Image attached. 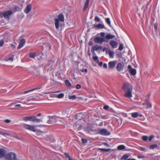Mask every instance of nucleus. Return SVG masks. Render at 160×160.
<instances>
[{"instance_id": "nucleus-21", "label": "nucleus", "mask_w": 160, "mask_h": 160, "mask_svg": "<svg viewBox=\"0 0 160 160\" xmlns=\"http://www.w3.org/2000/svg\"><path fill=\"white\" fill-rule=\"evenodd\" d=\"M89 0H86V2L85 4V5L84 6V7L83 8V10L84 11H85L86 9L88 8V5H89Z\"/></svg>"}, {"instance_id": "nucleus-6", "label": "nucleus", "mask_w": 160, "mask_h": 160, "mask_svg": "<svg viewBox=\"0 0 160 160\" xmlns=\"http://www.w3.org/2000/svg\"><path fill=\"white\" fill-rule=\"evenodd\" d=\"M23 127L25 129L33 132H35L36 130L33 126L28 124H23Z\"/></svg>"}, {"instance_id": "nucleus-61", "label": "nucleus", "mask_w": 160, "mask_h": 160, "mask_svg": "<svg viewBox=\"0 0 160 160\" xmlns=\"http://www.w3.org/2000/svg\"><path fill=\"white\" fill-rule=\"evenodd\" d=\"M99 125H100V126H102V125H103V123H102V122H101L100 123Z\"/></svg>"}, {"instance_id": "nucleus-63", "label": "nucleus", "mask_w": 160, "mask_h": 160, "mask_svg": "<svg viewBox=\"0 0 160 160\" xmlns=\"http://www.w3.org/2000/svg\"><path fill=\"white\" fill-rule=\"evenodd\" d=\"M48 93H49V92H45V93H44V94H48Z\"/></svg>"}, {"instance_id": "nucleus-9", "label": "nucleus", "mask_w": 160, "mask_h": 160, "mask_svg": "<svg viewBox=\"0 0 160 160\" xmlns=\"http://www.w3.org/2000/svg\"><path fill=\"white\" fill-rule=\"evenodd\" d=\"M124 67V64L123 63L119 62L117 64L116 67L117 70L121 72L122 71Z\"/></svg>"}, {"instance_id": "nucleus-22", "label": "nucleus", "mask_w": 160, "mask_h": 160, "mask_svg": "<svg viewBox=\"0 0 160 160\" xmlns=\"http://www.w3.org/2000/svg\"><path fill=\"white\" fill-rule=\"evenodd\" d=\"M132 117L134 118H137L139 116V114L138 112H135L131 113Z\"/></svg>"}, {"instance_id": "nucleus-23", "label": "nucleus", "mask_w": 160, "mask_h": 160, "mask_svg": "<svg viewBox=\"0 0 160 160\" xmlns=\"http://www.w3.org/2000/svg\"><path fill=\"white\" fill-rule=\"evenodd\" d=\"M32 121L33 122H41L42 121L40 119L37 118L36 117H33Z\"/></svg>"}, {"instance_id": "nucleus-18", "label": "nucleus", "mask_w": 160, "mask_h": 160, "mask_svg": "<svg viewBox=\"0 0 160 160\" xmlns=\"http://www.w3.org/2000/svg\"><path fill=\"white\" fill-rule=\"evenodd\" d=\"M6 151L2 149H0V158H2L5 156Z\"/></svg>"}, {"instance_id": "nucleus-32", "label": "nucleus", "mask_w": 160, "mask_h": 160, "mask_svg": "<svg viewBox=\"0 0 160 160\" xmlns=\"http://www.w3.org/2000/svg\"><path fill=\"white\" fill-rule=\"evenodd\" d=\"M99 149L102 151L108 152L111 149L110 148L105 149L103 148H100Z\"/></svg>"}, {"instance_id": "nucleus-53", "label": "nucleus", "mask_w": 160, "mask_h": 160, "mask_svg": "<svg viewBox=\"0 0 160 160\" xmlns=\"http://www.w3.org/2000/svg\"><path fill=\"white\" fill-rule=\"evenodd\" d=\"M103 144L104 145L106 146L107 147H109L110 146L108 144V143L107 142H104L103 143Z\"/></svg>"}, {"instance_id": "nucleus-40", "label": "nucleus", "mask_w": 160, "mask_h": 160, "mask_svg": "<svg viewBox=\"0 0 160 160\" xmlns=\"http://www.w3.org/2000/svg\"><path fill=\"white\" fill-rule=\"evenodd\" d=\"M154 138V136L153 135L150 136L148 138V139L149 141H151Z\"/></svg>"}, {"instance_id": "nucleus-35", "label": "nucleus", "mask_w": 160, "mask_h": 160, "mask_svg": "<svg viewBox=\"0 0 160 160\" xmlns=\"http://www.w3.org/2000/svg\"><path fill=\"white\" fill-rule=\"evenodd\" d=\"M157 147V145L156 144H153L150 146L149 148L150 149H153Z\"/></svg>"}, {"instance_id": "nucleus-16", "label": "nucleus", "mask_w": 160, "mask_h": 160, "mask_svg": "<svg viewBox=\"0 0 160 160\" xmlns=\"http://www.w3.org/2000/svg\"><path fill=\"white\" fill-rule=\"evenodd\" d=\"M56 19H58V20H59L61 22L64 23V16L62 14H59L58 16V18Z\"/></svg>"}, {"instance_id": "nucleus-15", "label": "nucleus", "mask_w": 160, "mask_h": 160, "mask_svg": "<svg viewBox=\"0 0 160 160\" xmlns=\"http://www.w3.org/2000/svg\"><path fill=\"white\" fill-rule=\"evenodd\" d=\"M31 6L30 4H28L27 5L26 7L24 10V12L28 14L29 13L31 10Z\"/></svg>"}, {"instance_id": "nucleus-48", "label": "nucleus", "mask_w": 160, "mask_h": 160, "mask_svg": "<svg viewBox=\"0 0 160 160\" xmlns=\"http://www.w3.org/2000/svg\"><path fill=\"white\" fill-rule=\"evenodd\" d=\"M140 150L143 151H146L145 148L144 147H140Z\"/></svg>"}, {"instance_id": "nucleus-52", "label": "nucleus", "mask_w": 160, "mask_h": 160, "mask_svg": "<svg viewBox=\"0 0 160 160\" xmlns=\"http://www.w3.org/2000/svg\"><path fill=\"white\" fill-rule=\"evenodd\" d=\"M143 0H139L138 1L139 4L140 5L142 4V3H143Z\"/></svg>"}, {"instance_id": "nucleus-10", "label": "nucleus", "mask_w": 160, "mask_h": 160, "mask_svg": "<svg viewBox=\"0 0 160 160\" xmlns=\"http://www.w3.org/2000/svg\"><path fill=\"white\" fill-rule=\"evenodd\" d=\"M115 36L114 35H112L110 34H107L104 38L105 40V42H108L110 39H112L114 38Z\"/></svg>"}, {"instance_id": "nucleus-42", "label": "nucleus", "mask_w": 160, "mask_h": 160, "mask_svg": "<svg viewBox=\"0 0 160 160\" xmlns=\"http://www.w3.org/2000/svg\"><path fill=\"white\" fill-rule=\"evenodd\" d=\"M4 43V42L3 40H1L0 41V47H1L2 46Z\"/></svg>"}, {"instance_id": "nucleus-28", "label": "nucleus", "mask_w": 160, "mask_h": 160, "mask_svg": "<svg viewBox=\"0 0 160 160\" xmlns=\"http://www.w3.org/2000/svg\"><path fill=\"white\" fill-rule=\"evenodd\" d=\"M130 157V156L128 154H125L123 155V156L122 157L121 159L122 160H126L128 158Z\"/></svg>"}, {"instance_id": "nucleus-36", "label": "nucleus", "mask_w": 160, "mask_h": 160, "mask_svg": "<svg viewBox=\"0 0 160 160\" xmlns=\"http://www.w3.org/2000/svg\"><path fill=\"white\" fill-rule=\"evenodd\" d=\"M92 58L93 60L94 61H96L97 60H98V57L97 56L93 54V55Z\"/></svg>"}, {"instance_id": "nucleus-47", "label": "nucleus", "mask_w": 160, "mask_h": 160, "mask_svg": "<svg viewBox=\"0 0 160 160\" xmlns=\"http://www.w3.org/2000/svg\"><path fill=\"white\" fill-rule=\"evenodd\" d=\"M109 108V107L108 105H105L103 107V108L105 110H107Z\"/></svg>"}, {"instance_id": "nucleus-25", "label": "nucleus", "mask_w": 160, "mask_h": 160, "mask_svg": "<svg viewBox=\"0 0 160 160\" xmlns=\"http://www.w3.org/2000/svg\"><path fill=\"white\" fill-rule=\"evenodd\" d=\"M119 150H123L125 149V146L124 145H120L118 147Z\"/></svg>"}, {"instance_id": "nucleus-24", "label": "nucleus", "mask_w": 160, "mask_h": 160, "mask_svg": "<svg viewBox=\"0 0 160 160\" xmlns=\"http://www.w3.org/2000/svg\"><path fill=\"white\" fill-rule=\"evenodd\" d=\"M131 74L132 75H134L136 73V70L135 69H131L130 71Z\"/></svg>"}, {"instance_id": "nucleus-50", "label": "nucleus", "mask_w": 160, "mask_h": 160, "mask_svg": "<svg viewBox=\"0 0 160 160\" xmlns=\"http://www.w3.org/2000/svg\"><path fill=\"white\" fill-rule=\"evenodd\" d=\"M3 135L4 136H6L7 135L9 136H11L10 134L8 133H3Z\"/></svg>"}, {"instance_id": "nucleus-14", "label": "nucleus", "mask_w": 160, "mask_h": 160, "mask_svg": "<svg viewBox=\"0 0 160 160\" xmlns=\"http://www.w3.org/2000/svg\"><path fill=\"white\" fill-rule=\"evenodd\" d=\"M110 45L113 48H116L118 46V43L115 41H111L109 43Z\"/></svg>"}, {"instance_id": "nucleus-38", "label": "nucleus", "mask_w": 160, "mask_h": 160, "mask_svg": "<svg viewBox=\"0 0 160 160\" xmlns=\"http://www.w3.org/2000/svg\"><path fill=\"white\" fill-rule=\"evenodd\" d=\"M64 97V94L61 93L57 95V97L58 98H61Z\"/></svg>"}, {"instance_id": "nucleus-27", "label": "nucleus", "mask_w": 160, "mask_h": 160, "mask_svg": "<svg viewBox=\"0 0 160 160\" xmlns=\"http://www.w3.org/2000/svg\"><path fill=\"white\" fill-rule=\"evenodd\" d=\"M73 127L75 130H78L80 129V125L79 124L76 123L73 125Z\"/></svg>"}, {"instance_id": "nucleus-58", "label": "nucleus", "mask_w": 160, "mask_h": 160, "mask_svg": "<svg viewBox=\"0 0 160 160\" xmlns=\"http://www.w3.org/2000/svg\"><path fill=\"white\" fill-rule=\"evenodd\" d=\"M102 65H103V63L102 62H100L99 63V65L100 66H102Z\"/></svg>"}, {"instance_id": "nucleus-55", "label": "nucleus", "mask_w": 160, "mask_h": 160, "mask_svg": "<svg viewBox=\"0 0 160 160\" xmlns=\"http://www.w3.org/2000/svg\"><path fill=\"white\" fill-rule=\"evenodd\" d=\"M103 66L104 68H107V65L106 63H104Z\"/></svg>"}, {"instance_id": "nucleus-56", "label": "nucleus", "mask_w": 160, "mask_h": 160, "mask_svg": "<svg viewBox=\"0 0 160 160\" xmlns=\"http://www.w3.org/2000/svg\"><path fill=\"white\" fill-rule=\"evenodd\" d=\"M128 68L129 69V71H130V70H131V69H132V66L131 65H129L128 66Z\"/></svg>"}, {"instance_id": "nucleus-5", "label": "nucleus", "mask_w": 160, "mask_h": 160, "mask_svg": "<svg viewBox=\"0 0 160 160\" xmlns=\"http://www.w3.org/2000/svg\"><path fill=\"white\" fill-rule=\"evenodd\" d=\"M99 134L102 136H108L110 135V132L106 129L102 128L100 130Z\"/></svg>"}, {"instance_id": "nucleus-44", "label": "nucleus", "mask_w": 160, "mask_h": 160, "mask_svg": "<svg viewBox=\"0 0 160 160\" xmlns=\"http://www.w3.org/2000/svg\"><path fill=\"white\" fill-rule=\"evenodd\" d=\"M81 88V86L79 84H77L76 86V88L77 89H79Z\"/></svg>"}, {"instance_id": "nucleus-31", "label": "nucleus", "mask_w": 160, "mask_h": 160, "mask_svg": "<svg viewBox=\"0 0 160 160\" xmlns=\"http://www.w3.org/2000/svg\"><path fill=\"white\" fill-rule=\"evenodd\" d=\"M94 20L95 22H99L101 21L100 18L97 16L95 17Z\"/></svg>"}, {"instance_id": "nucleus-34", "label": "nucleus", "mask_w": 160, "mask_h": 160, "mask_svg": "<svg viewBox=\"0 0 160 160\" xmlns=\"http://www.w3.org/2000/svg\"><path fill=\"white\" fill-rule=\"evenodd\" d=\"M76 98V97L75 95H73L72 96H68V98L69 99L74 100Z\"/></svg>"}, {"instance_id": "nucleus-19", "label": "nucleus", "mask_w": 160, "mask_h": 160, "mask_svg": "<svg viewBox=\"0 0 160 160\" xmlns=\"http://www.w3.org/2000/svg\"><path fill=\"white\" fill-rule=\"evenodd\" d=\"M94 26L95 27L98 29L103 28H104V26L103 24L102 23H99L98 24H94Z\"/></svg>"}, {"instance_id": "nucleus-43", "label": "nucleus", "mask_w": 160, "mask_h": 160, "mask_svg": "<svg viewBox=\"0 0 160 160\" xmlns=\"http://www.w3.org/2000/svg\"><path fill=\"white\" fill-rule=\"evenodd\" d=\"M80 71L82 72H85V73H86L88 72L87 69H81Z\"/></svg>"}, {"instance_id": "nucleus-2", "label": "nucleus", "mask_w": 160, "mask_h": 160, "mask_svg": "<svg viewBox=\"0 0 160 160\" xmlns=\"http://www.w3.org/2000/svg\"><path fill=\"white\" fill-rule=\"evenodd\" d=\"M48 123H51L52 122L54 123L55 124L57 125H62L65 123V120L63 118H60L55 117H52L50 118L48 121Z\"/></svg>"}, {"instance_id": "nucleus-59", "label": "nucleus", "mask_w": 160, "mask_h": 160, "mask_svg": "<svg viewBox=\"0 0 160 160\" xmlns=\"http://www.w3.org/2000/svg\"><path fill=\"white\" fill-rule=\"evenodd\" d=\"M20 106H21V105L20 104H18L16 105H15V107H20Z\"/></svg>"}, {"instance_id": "nucleus-41", "label": "nucleus", "mask_w": 160, "mask_h": 160, "mask_svg": "<svg viewBox=\"0 0 160 160\" xmlns=\"http://www.w3.org/2000/svg\"><path fill=\"white\" fill-rule=\"evenodd\" d=\"M123 48V46L121 44L120 45L119 47V48H118V49L119 50H122Z\"/></svg>"}, {"instance_id": "nucleus-13", "label": "nucleus", "mask_w": 160, "mask_h": 160, "mask_svg": "<svg viewBox=\"0 0 160 160\" xmlns=\"http://www.w3.org/2000/svg\"><path fill=\"white\" fill-rule=\"evenodd\" d=\"M116 62V61L109 62L108 63L109 68L111 69L113 68L115 66Z\"/></svg>"}, {"instance_id": "nucleus-29", "label": "nucleus", "mask_w": 160, "mask_h": 160, "mask_svg": "<svg viewBox=\"0 0 160 160\" xmlns=\"http://www.w3.org/2000/svg\"><path fill=\"white\" fill-rule=\"evenodd\" d=\"M65 84L66 86L68 87H70L71 86L70 83L68 80H66L65 81Z\"/></svg>"}, {"instance_id": "nucleus-17", "label": "nucleus", "mask_w": 160, "mask_h": 160, "mask_svg": "<svg viewBox=\"0 0 160 160\" xmlns=\"http://www.w3.org/2000/svg\"><path fill=\"white\" fill-rule=\"evenodd\" d=\"M143 105L144 107L146 108H151L152 107L151 104L148 100H146L145 102L143 103Z\"/></svg>"}, {"instance_id": "nucleus-33", "label": "nucleus", "mask_w": 160, "mask_h": 160, "mask_svg": "<svg viewBox=\"0 0 160 160\" xmlns=\"http://www.w3.org/2000/svg\"><path fill=\"white\" fill-rule=\"evenodd\" d=\"M108 54L110 58H113V52L112 51H109L108 52Z\"/></svg>"}, {"instance_id": "nucleus-3", "label": "nucleus", "mask_w": 160, "mask_h": 160, "mask_svg": "<svg viewBox=\"0 0 160 160\" xmlns=\"http://www.w3.org/2000/svg\"><path fill=\"white\" fill-rule=\"evenodd\" d=\"M12 13V11H6L3 13L0 12V16L1 17L3 16L5 18H6L8 19H9L10 18L9 16L11 15Z\"/></svg>"}, {"instance_id": "nucleus-62", "label": "nucleus", "mask_w": 160, "mask_h": 160, "mask_svg": "<svg viewBox=\"0 0 160 160\" xmlns=\"http://www.w3.org/2000/svg\"><path fill=\"white\" fill-rule=\"evenodd\" d=\"M3 132H0V134L3 135Z\"/></svg>"}, {"instance_id": "nucleus-60", "label": "nucleus", "mask_w": 160, "mask_h": 160, "mask_svg": "<svg viewBox=\"0 0 160 160\" xmlns=\"http://www.w3.org/2000/svg\"><path fill=\"white\" fill-rule=\"evenodd\" d=\"M41 113H39L37 115V116L39 117L41 115Z\"/></svg>"}, {"instance_id": "nucleus-57", "label": "nucleus", "mask_w": 160, "mask_h": 160, "mask_svg": "<svg viewBox=\"0 0 160 160\" xmlns=\"http://www.w3.org/2000/svg\"><path fill=\"white\" fill-rule=\"evenodd\" d=\"M13 137H14V138H17V139H19V140H21V139H22V138H18V136H13Z\"/></svg>"}, {"instance_id": "nucleus-37", "label": "nucleus", "mask_w": 160, "mask_h": 160, "mask_svg": "<svg viewBox=\"0 0 160 160\" xmlns=\"http://www.w3.org/2000/svg\"><path fill=\"white\" fill-rule=\"evenodd\" d=\"M35 56V54L34 53H31L29 54V57L30 58H34Z\"/></svg>"}, {"instance_id": "nucleus-49", "label": "nucleus", "mask_w": 160, "mask_h": 160, "mask_svg": "<svg viewBox=\"0 0 160 160\" xmlns=\"http://www.w3.org/2000/svg\"><path fill=\"white\" fill-rule=\"evenodd\" d=\"M100 36L102 37H103L105 35V33L104 32H101L100 33Z\"/></svg>"}, {"instance_id": "nucleus-26", "label": "nucleus", "mask_w": 160, "mask_h": 160, "mask_svg": "<svg viewBox=\"0 0 160 160\" xmlns=\"http://www.w3.org/2000/svg\"><path fill=\"white\" fill-rule=\"evenodd\" d=\"M37 89H38L37 88H35L33 89H31V90H28V91H24V92H22L21 93V94H26L27 93H28L30 92H31L33 91H34V90Z\"/></svg>"}, {"instance_id": "nucleus-20", "label": "nucleus", "mask_w": 160, "mask_h": 160, "mask_svg": "<svg viewBox=\"0 0 160 160\" xmlns=\"http://www.w3.org/2000/svg\"><path fill=\"white\" fill-rule=\"evenodd\" d=\"M33 117V116H30L24 117L23 118V120L26 122L27 121H32Z\"/></svg>"}, {"instance_id": "nucleus-54", "label": "nucleus", "mask_w": 160, "mask_h": 160, "mask_svg": "<svg viewBox=\"0 0 160 160\" xmlns=\"http://www.w3.org/2000/svg\"><path fill=\"white\" fill-rule=\"evenodd\" d=\"M13 60V57H10L8 58V59L7 61H12Z\"/></svg>"}, {"instance_id": "nucleus-11", "label": "nucleus", "mask_w": 160, "mask_h": 160, "mask_svg": "<svg viewBox=\"0 0 160 160\" xmlns=\"http://www.w3.org/2000/svg\"><path fill=\"white\" fill-rule=\"evenodd\" d=\"M63 23V22H61L60 21L58 20V19H55V25L56 29H58L59 27L61 26Z\"/></svg>"}, {"instance_id": "nucleus-51", "label": "nucleus", "mask_w": 160, "mask_h": 160, "mask_svg": "<svg viewBox=\"0 0 160 160\" xmlns=\"http://www.w3.org/2000/svg\"><path fill=\"white\" fill-rule=\"evenodd\" d=\"M4 122L7 123H9L11 122V120L9 119H6L4 120Z\"/></svg>"}, {"instance_id": "nucleus-12", "label": "nucleus", "mask_w": 160, "mask_h": 160, "mask_svg": "<svg viewBox=\"0 0 160 160\" xmlns=\"http://www.w3.org/2000/svg\"><path fill=\"white\" fill-rule=\"evenodd\" d=\"M25 43V40L23 38L19 42V44L17 48L18 49H20L23 46Z\"/></svg>"}, {"instance_id": "nucleus-8", "label": "nucleus", "mask_w": 160, "mask_h": 160, "mask_svg": "<svg viewBox=\"0 0 160 160\" xmlns=\"http://www.w3.org/2000/svg\"><path fill=\"white\" fill-rule=\"evenodd\" d=\"M102 49V47L100 46H99L98 45H96L92 48L91 51L92 53L93 54L95 55L96 53L95 52V51H97L99 50H101Z\"/></svg>"}, {"instance_id": "nucleus-39", "label": "nucleus", "mask_w": 160, "mask_h": 160, "mask_svg": "<svg viewBox=\"0 0 160 160\" xmlns=\"http://www.w3.org/2000/svg\"><path fill=\"white\" fill-rule=\"evenodd\" d=\"M106 22L108 25H110L111 24V22L110 18H106Z\"/></svg>"}, {"instance_id": "nucleus-1", "label": "nucleus", "mask_w": 160, "mask_h": 160, "mask_svg": "<svg viewBox=\"0 0 160 160\" xmlns=\"http://www.w3.org/2000/svg\"><path fill=\"white\" fill-rule=\"evenodd\" d=\"M122 89L125 92L124 95V97L128 98L132 97V87L130 83L128 82L124 83L122 85Z\"/></svg>"}, {"instance_id": "nucleus-7", "label": "nucleus", "mask_w": 160, "mask_h": 160, "mask_svg": "<svg viewBox=\"0 0 160 160\" xmlns=\"http://www.w3.org/2000/svg\"><path fill=\"white\" fill-rule=\"evenodd\" d=\"M94 42L96 43L101 44L104 42H105V40L104 38L97 37L94 38Z\"/></svg>"}, {"instance_id": "nucleus-45", "label": "nucleus", "mask_w": 160, "mask_h": 160, "mask_svg": "<svg viewBox=\"0 0 160 160\" xmlns=\"http://www.w3.org/2000/svg\"><path fill=\"white\" fill-rule=\"evenodd\" d=\"M82 142L83 143H86L87 142V140L84 138H82Z\"/></svg>"}, {"instance_id": "nucleus-64", "label": "nucleus", "mask_w": 160, "mask_h": 160, "mask_svg": "<svg viewBox=\"0 0 160 160\" xmlns=\"http://www.w3.org/2000/svg\"><path fill=\"white\" fill-rule=\"evenodd\" d=\"M131 160H136V159H131Z\"/></svg>"}, {"instance_id": "nucleus-46", "label": "nucleus", "mask_w": 160, "mask_h": 160, "mask_svg": "<svg viewBox=\"0 0 160 160\" xmlns=\"http://www.w3.org/2000/svg\"><path fill=\"white\" fill-rule=\"evenodd\" d=\"M64 155H65V156L67 158H68V159L70 158H71L70 157L69 155L67 153H64Z\"/></svg>"}, {"instance_id": "nucleus-4", "label": "nucleus", "mask_w": 160, "mask_h": 160, "mask_svg": "<svg viewBox=\"0 0 160 160\" xmlns=\"http://www.w3.org/2000/svg\"><path fill=\"white\" fill-rule=\"evenodd\" d=\"M5 158L7 160H12V157L13 160L16 158V155L14 153L10 152L5 155Z\"/></svg>"}, {"instance_id": "nucleus-30", "label": "nucleus", "mask_w": 160, "mask_h": 160, "mask_svg": "<svg viewBox=\"0 0 160 160\" xmlns=\"http://www.w3.org/2000/svg\"><path fill=\"white\" fill-rule=\"evenodd\" d=\"M142 140L144 141H147L148 139V137L147 136H142Z\"/></svg>"}]
</instances>
